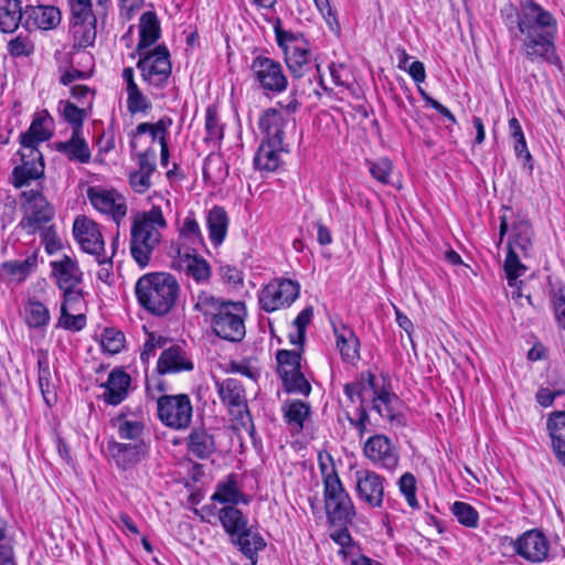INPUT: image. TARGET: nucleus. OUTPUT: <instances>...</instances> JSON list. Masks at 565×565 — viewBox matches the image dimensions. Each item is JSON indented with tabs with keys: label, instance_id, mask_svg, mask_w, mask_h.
<instances>
[{
	"label": "nucleus",
	"instance_id": "423d86ee",
	"mask_svg": "<svg viewBox=\"0 0 565 565\" xmlns=\"http://www.w3.org/2000/svg\"><path fill=\"white\" fill-rule=\"evenodd\" d=\"M326 511L332 523L345 524L355 515L354 504L333 465H320Z\"/></svg>",
	"mask_w": 565,
	"mask_h": 565
},
{
	"label": "nucleus",
	"instance_id": "5701e85b",
	"mask_svg": "<svg viewBox=\"0 0 565 565\" xmlns=\"http://www.w3.org/2000/svg\"><path fill=\"white\" fill-rule=\"evenodd\" d=\"M194 367L192 360L183 347L171 344L162 350L158 362L157 371L159 374H175L192 371Z\"/></svg>",
	"mask_w": 565,
	"mask_h": 565
},
{
	"label": "nucleus",
	"instance_id": "c756f323",
	"mask_svg": "<svg viewBox=\"0 0 565 565\" xmlns=\"http://www.w3.org/2000/svg\"><path fill=\"white\" fill-rule=\"evenodd\" d=\"M533 228L531 223L522 217L512 225L511 235L508 241V249L521 253L527 257L532 250Z\"/></svg>",
	"mask_w": 565,
	"mask_h": 565
},
{
	"label": "nucleus",
	"instance_id": "49530a36",
	"mask_svg": "<svg viewBox=\"0 0 565 565\" xmlns=\"http://www.w3.org/2000/svg\"><path fill=\"white\" fill-rule=\"evenodd\" d=\"M285 417L288 424L294 425L297 430H301L303 422L309 416L310 407L301 401H294L284 407Z\"/></svg>",
	"mask_w": 565,
	"mask_h": 565
},
{
	"label": "nucleus",
	"instance_id": "4c0bfd02",
	"mask_svg": "<svg viewBox=\"0 0 565 565\" xmlns=\"http://www.w3.org/2000/svg\"><path fill=\"white\" fill-rule=\"evenodd\" d=\"M232 542L236 544L239 551L250 559L252 565L257 563V553L265 548L266 543L262 535L257 532H253L246 529L241 534L235 536Z\"/></svg>",
	"mask_w": 565,
	"mask_h": 565
},
{
	"label": "nucleus",
	"instance_id": "6ab92c4d",
	"mask_svg": "<svg viewBox=\"0 0 565 565\" xmlns=\"http://www.w3.org/2000/svg\"><path fill=\"white\" fill-rule=\"evenodd\" d=\"M19 154L22 163L12 171V184L15 188L29 185L31 181L38 180L44 174L43 157L38 148H23Z\"/></svg>",
	"mask_w": 565,
	"mask_h": 565
},
{
	"label": "nucleus",
	"instance_id": "13d9d810",
	"mask_svg": "<svg viewBox=\"0 0 565 565\" xmlns=\"http://www.w3.org/2000/svg\"><path fill=\"white\" fill-rule=\"evenodd\" d=\"M551 301L558 326L565 329V285H558L553 288Z\"/></svg>",
	"mask_w": 565,
	"mask_h": 565
},
{
	"label": "nucleus",
	"instance_id": "9b49d317",
	"mask_svg": "<svg viewBox=\"0 0 565 565\" xmlns=\"http://www.w3.org/2000/svg\"><path fill=\"white\" fill-rule=\"evenodd\" d=\"M86 195L92 206L100 214L110 217L117 226L125 220L128 212L127 202L116 189L92 185L86 190Z\"/></svg>",
	"mask_w": 565,
	"mask_h": 565
},
{
	"label": "nucleus",
	"instance_id": "ddd939ff",
	"mask_svg": "<svg viewBox=\"0 0 565 565\" xmlns=\"http://www.w3.org/2000/svg\"><path fill=\"white\" fill-rule=\"evenodd\" d=\"M355 494L367 508L381 509L385 495V478L374 470L360 469L354 473Z\"/></svg>",
	"mask_w": 565,
	"mask_h": 565
},
{
	"label": "nucleus",
	"instance_id": "bb28decb",
	"mask_svg": "<svg viewBox=\"0 0 565 565\" xmlns=\"http://www.w3.org/2000/svg\"><path fill=\"white\" fill-rule=\"evenodd\" d=\"M52 276L60 289L78 287L83 280V271L77 262L64 255L61 259L51 263Z\"/></svg>",
	"mask_w": 565,
	"mask_h": 565
},
{
	"label": "nucleus",
	"instance_id": "79ce46f5",
	"mask_svg": "<svg viewBox=\"0 0 565 565\" xmlns=\"http://www.w3.org/2000/svg\"><path fill=\"white\" fill-rule=\"evenodd\" d=\"M120 439L131 440L132 443H143L141 436L145 430L142 422L119 416L113 422Z\"/></svg>",
	"mask_w": 565,
	"mask_h": 565
},
{
	"label": "nucleus",
	"instance_id": "8fccbe9b",
	"mask_svg": "<svg viewBox=\"0 0 565 565\" xmlns=\"http://www.w3.org/2000/svg\"><path fill=\"white\" fill-rule=\"evenodd\" d=\"M371 175L382 184H388L393 172V163L388 158H379L376 160H366Z\"/></svg>",
	"mask_w": 565,
	"mask_h": 565
},
{
	"label": "nucleus",
	"instance_id": "e2e57ef3",
	"mask_svg": "<svg viewBox=\"0 0 565 565\" xmlns=\"http://www.w3.org/2000/svg\"><path fill=\"white\" fill-rule=\"evenodd\" d=\"M167 343V338L150 333L140 353L141 361L145 364H147L150 361V359L156 354L157 349H166Z\"/></svg>",
	"mask_w": 565,
	"mask_h": 565
},
{
	"label": "nucleus",
	"instance_id": "4468645a",
	"mask_svg": "<svg viewBox=\"0 0 565 565\" xmlns=\"http://www.w3.org/2000/svg\"><path fill=\"white\" fill-rule=\"evenodd\" d=\"M250 70L255 81L266 93L280 94L286 90L288 79L281 65L267 56H257L253 60Z\"/></svg>",
	"mask_w": 565,
	"mask_h": 565
},
{
	"label": "nucleus",
	"instance_id": "473e14b6",
	"mask_svg": "<svg viewBox=\"0 0 565 565\" xmlns=\"http://www.w3.org/2000/svg\"><path fill=\"white\" fill-rule=\"evenodd\" d=\"M56 150L63 153L70 161L82 164L88 163L92 158L88 143L77 131H72V136L68 140L57 143Z\"/></svg>",
	"mask_w": 565,
	"mask_h": 565
},
{
	"label": "nucleus",
	"instance_id": "393cba45",
	"mask_svg": "<svg viewBox=\"0 0 565 565\" xmlns=\"http://www.w3.org/2000/svg\"><path fill=\"white\" fill-rule=\"evenodd\" d=\"M157 151L148 148L138 154V170L129 174V184L136 193H145L151 186V175L156 170Z\"/></svg>",
	"mask_w": 565,
	"mask_h": 565
},
{
	"label": "nucleus",
	"instance_id": "e433bc0d",
	"mask_svg": "<svg viewBox=\"0 0 565 565\" xmlns=\"http://www.w3.org/2000/svg\"><path fill=\"white\" fill-rule=\"evenodd\" d=\"M24 19L23 0H0V31L11 33Z\"/></svg>",
	"mask_w": 565,
	"mask_h": 565
},
{
	"label": "nucleus",
	"instance_id": "0eeeda50",
	"mask_svg": "<svg viewBox=\"0 0 565 565\" xmlns=\"http://www.w3.org/2000/svg\"><path fill=\"white\" fill-rule=\"evenodd\" d=\"M276 40L282 49L286 65L294 77L300 79L310 74L312 68L319 72V64L311 61L309 44L301 36L275 28Z\"/></svg>",
	"mask_w": 565,
	"mask_h": 565
},
{
	"label": "nucleus",
	"instance_id": "864d4df0",
	"mask_svg": "<svg viewBox=\"0 0 565 565\" xmlns=\"http://www.w3.org/2000/svg\"><path fill=\"white\" fill-rule=\"evenodd\" d=\"M180 234L182 237L188 239L192 245L202 244L203 235L200 228L199 223L196 222L193 214H189L182 223L180 228Z\"/></svg>",
	"mask_w": 565,
	"mask_h": 565
},
{
	"label": "nucleus",
	"instance_id": "3c124183",
	"mask_svg": "<svg viewBox=\"0 0 565 565\" xmlns=\"http://www.w3.org/2000/svg\"><path fill=\"white\" fill-rule=\"evenodd\" d=\"M58 326L73 331H79L86 326V317L81 311H73L71 309L61 308V317Z\"/></svg>",
	"mask_w": 565,
	"mask_h": 565
},
{
	"label": "nucleus",
	"instance_id": "20e7f679",
	"mask_svg": "<svg viewBox=\"0 0 565 565\" xmlns=\"http://www.w3.org/2000/svg\"><path fill=\"white\" fill-rule=\"evenodd\" d=\"M344 394L352 403L355 401L362 404L371 402L372 408L391 423L399 425L403 423L401 399L393 393L379 390L372 373L362 374L358 381L345 384Z\"/></svg>",
	"mask_w": 565,
	"mask_h": 565
},
{
	"label": "nucleus",
	"instance_id": "09e8293b",
	"mask_svg": "<svg viewBox=\"0 0 565 565\" xmlns=\"http://www.w3.org/2000/svg\"><path fill=\"white\" fill-rule=\"evenodd\" d=\"M522 256L521 253L508 249L504 260V271L510 286H515L518 278L526 271V267L520 260Z\"/></svg>",
	"mask_w": 565,
	"mask_h": 565
},
{
	"label": "nucleus",
	"instance_id": "0e129e2a",
	"mask_svg": "<svg viewBox=\"0 0 565 565\" xmlns=\"http://www.w3.org/2000/svg\"><path fill=\"white\" fill-rule=\"evenodd\" d=\"M63 291V302L61 308L71 309L75 312L81 311L84 306L83 290L78 287L61 289Z\"/></svg>",
	"mask_w": 565,
	"mask_h": 565
},
{
	"label": "nucleus",
	"instance_id": "c9c22d12",
	"mask_svg": "<svg viewBox=\"0 0 565 565\" xmlns=\"http://www.w3.org/2000/svg\"><path fill=\"white\" fill-rule=\"evenodd\" d=\"M181 270L188 278L193 279L198 285L207 284L211 278V267L201 256L185 254L179 263Z\"/></svg>",
	"mask_w": 565,
	"mask_h": 565
},
{
	"label": "nucleus",
	"instance_id": "ea45409f",
	"mask_svg": "<svg viewBox=\"0 0 565 565\" xmlns=\"http://www.w3.org/2000/svg\"><path fill=\"white\" fill-rule=\"evenodd\" d=\"M211 499L224 504L230 503L231 505L241 502L245 504L248 503V499L238 489L235 477L233 475L228 476L225 481L217 483L215 492Z\"/></svg>",
	"mask_w": 565,
	"mask_h": 565
},
{
	"label": "nucleus",
	"instance_id": "cd10ccee",
	"mask_svg": "<svg viewBox=\"0 0 565 565\" xmlns=\"http://www.w3.org/2000/svg\"><path fill=\"white\" fill-rule=\"evenodd\" d=\"M335 344L344 362L353 363L360 358V340L355 332L342 322H332Z\"/></svg>",
	"mask_w": 565,
	"mask_h": 565
},
{
	"label": "nucleus",
	"instance_id": "2eb2a0df",
	"mask_svg": "<svg viewBox=\"0 0 565 565\" xmlns=\"http://www.w3.org/2000/svg\"><path fill=\"white\" fill-rule=\"evenodd\" d=\"M217 394L230 414L245 424L250 420L246 391L239 380L228 377L216 382Z\"/></svg>",
	"mask_w": 565,
	"mask_h": 565
},
{
	"label": "nucleus",
	"instance_id": "69168bd1",
	"mask_svg": "<svg viewBox=\"0 0 565 565\" xmlns=\"http://www.w3.org/2000/svg\"><path fill=\"white\" fill-rule=\"evenodd\" d=\"M8 51L12 56H29L34 51V44L28 36L18 35L8 43Z\"/></svg>",
	"mask_w": 565,
	"mask_h": 565
},
{
	"label": "nucleus",
	"instance_id": "052dcab7",
	"mask_svg": "<svg viewBox=\"0 0 565 565\" xmlns=\"http://www.w3.org/2000/svg\"><path fill=\"white\" fill-rule=\"evenodd\" d=\"M282 383L288 393L307 396L311 392V385L300 370L294 376L284 379Z\"/></svg>",
	"mask_w": 565,
	"mask_h": 565
},
{
	"label": "nucleus",
	"instance_id": "39448f33",
	"mask_svg": "<svg viewBox=\"0 0 565 565\" xmlns=\"http://www.w3.org/2000/svg\"><path fill=\"white\" fill-rule=\"evenodd\" d=\"M20 211L22 217L17 225L19 233L29 237L53 224L54 206L39 190H28L20 194Z\"/></svg>",
	"mask_w": 565,
	"mask_h": 565
},
{
	"label": "nucleus",
	"instance_id": "2f4dec72",
	"mask_svg": "<svg viewBox=\"0 0 565 565\" xmlns=\"http://www.w3.org/2000/svg\"><path fill=\"white\" fill-rule=\"evenodd\" d=\"M139 41L136 53L140 54L152 46L160 38V21L153 11L143 12L139 19Z\"/></svg>",
	"mask_w": 565,
	"mask_h": 565
},
{
	"label": "nucleus",
	"instance_id": "f3484780",
	"mask_svg": "<svg viewBox=\"0 0 565 565\" xmlns=\"http://www.w3.org/2000/svg\"><path fill=\"white\" fill-rule=\"evenodd\" d=\"M73 234L85 253L95 255L99 265L106 263L104 258H100L105 243L99 225L95 221L85 215L77 216L73 224Z\"/></svg>",
	"mask_w": 565,
	"mask_h": 565
},
{
	"label": "nucleus",
	"instance_id": "412c9836",
	"mask_svg": "<svg viewBox=\"0 0 565 565\" xmlns=\"http://www.w3.org/2000/svg\"><path fill=\"white\" fill-rule=\"evenodd\" d=\"M107 450L117 467L124 470L132 468L147 456L145 443H119L110 439L107 443Z\"/></svg>",
	"mask_w": 565,
	"mask_h": 565
},
{
	"label": "nucleus",
	"instance_id": "9d476101",
	"mask_svg": "<svg viewBox=\"0 0 565 565\" xmlns=\"http://www.w3.org/2000/svg\"><path fill=\"white\" fill-rule=\"evenodd\" d=\"M158 416L168 427L184 429L189 427L193 407L186 394L163 395L157 401Z\"/></svg>",
	"mask_w": 565,
	"mask_h": 565
},
{
	"label": "nucleus",
	"instance_id": "7c9ffc66",
	"mask_svg": "<svg viewBox=\"0 0 565 565\" xmlns=\"http://www.w3.org/2000/svg\"><path fill=\"white\" fill-rule=\"evenodd\" d=\"M129 386L130 376L126 372L121 370L111 371L104 385V401L109 405L120 404L127 397Z\"/></svg>",
	"mask_w": 565,
	"mask_h": 565
},
{
	"label": "nucleus",
	"instance_id": "f03ea898",
	"mask_svg": "<svg viewBox=\"0 0 565 565\" xmlns=\"http://www.w3.org/2000/svg\"><path fill=\"white\" fill-rule=\"evenodd\" d=\"M168 222L160 205L150 210L136 212L131 216L129 231V253L139 268H147L154 250L160 246Z\"/></svg>",
	"mask_w": 565,
	"mask_h": 565
},
{
	"label": "nucleus",
	"instance_id": "6e6552de",
	"mask_svg": "<svg viewBox=\"0 0 565 565\" xmlns=\"http://www.w3.org/2000/svg\"><path fill=\"white\" fill-rule=\"evenodd\" d=\"M247 310L243 301H226L210 319L213 332L230 342H239L246 334Z\"/></svg>",
	"mask_w": 565,
	"mask_h": 565
},
{
	"label": "nucleus",
	"instance_id": "5fc2aeb1",
	"mask_svg": "<svg viewBox=\"0 0 565 565\" xmlns=\"http://www.w3.org/2000/svg\"><path fill=\"white\" fill-rule=\"evenodd\" d=\"M70 20L95 19L92 0H67Z\"/></svg>",
	"mask_w": 565,
	"mask_h": 565
},
{
	"label": "nucleus",
	"instance_id": "c85d7f7f",
	"mask_svg": "<svg viewBox=\"0 0 565 565\" xmlns=\"http://www.w3.org/2000/svg\"><path fill=\"white\" fill-rule=\"evenodd\" d=\"M285 151L284 141L264 139L255 154L254 166L260 171L274 172L279 168Z\"/></svg>",
	"mask_w": 565,
	"mask_h": 565
},
{
	"label": "nucleus",
	"instance_id": "1a4fd4ad",
	"mask_svg": "<svg viewBox=\"0 0 565 565\" xmlns=\"http://www.w3.org/2000/svg\"><path fill=\"white\" fill-rule=\"evenodd\" d=\"M137 62L145 82L153 86L164 85L172 71L170 53L164 45H158L152 50L142 51Z\"/></svg>",
	"mask_w": 565,
	"mask_h": 565
},
{
	"label": "nucleus",
	"instance_id": "a211bd4d",
	"mask_svg": "<svg viewBox=\"0 0 565 565\" xmlns=\"http://www.w3.org/2000/svg\"><path fill=\"white\" fill-rule=\"evenodd\" d=\"M514 552L530 563H542L547 559L550 543L539 530H529L515 540H511Z\"/></svg>",
	"mask_w": 565,
	"mask_h": 565
},
{
	"label": "nucleus",
	"instance_id": "680f3d73",
	"mask_svg": "<svg viewBox=\"0 0 565 565\" xmlns=\"http://www.w3.org/2000/svg\"><path fill=\"white\" fill-rule=\"evenodd\" d=\"M41 243L44 245L45 252L53 255L62 249V242L57 235L56 227L53 224L38 232Z\"/></svg>",
	"mask_w": 565,
	"mask_h": 565
},
{
	"label": "nucleus",
	"instance_id": "58836bf2",
	"mask_svg": "<svg viewBox=\"0 0 565 565\" xmlns=\"http://www.w3.org/2000/svg\"><path fill=\"white\" fill-rule=\"evenodd\" d=\"M186 445L189 452L199 459H206L215 451L214 438L204 429H193Z\"/></svg>",
	"mask_w": 565,
	"mask_h": 565
},
{
	"label": "nucleus",
	"instance_id": "4d7b16f0",
	"mask_svg": "<svg viewBox=\"0 0 565 565\" xmlns=\"http://www.w3.org/2000/svg\"><path fill=\"white\" fill-rule=\"evenodd\" d=\"M397 484H398L399 492L404 495L408 505L411 508H417L418 501L416 498V479H415V477L411 472H405L398 479Z\"/></svg>",
	"mask_w": 565,
	"mask_h": 565
},
{
	"label": "nucleus",
	"instance_id": "b1692460",
	"mask_svg": "<svg viewBox=\"0 0 565 565\" xmlns=\"http://www.w3.org/2000/svg\"><path fill=\"white\" fill-rule=\"evenodd\" d=\"M24 26L26 29L51 30L61 22V11L54 6H25Z\"/></svg>",
	"mask_w": 565,
	"mask_h": 565
},
{
	"label": "nucleus",
	"instance_id": "a878e982",
	"mask_svg": "<svg viewBox=\"0 0 565 565\" xmlns=\"http://www.w3.org/2000/svg\"><path fill=\"white\" fill-rule=\"evenodd\" d=\"M54 122L46 109L39 111L29 130L21 135V145L24 149L38 148L40 142L53 136Z\"/></svg>",
	"mask_w": 565,
	"mask_h": 565
},
{
	"label": "nucleus",
	"instance_id": "774afa93",
	"mask_svg": "<svg viewBox=\"0 0 565 565\" xmlns=\"http://www.w3.org/2000/svg\"><path fill=\"white\" fill-rule=\"evenodd\" d=\"M330 74H331L333 82L337 85H339V86L347 85L348 90H350L352 94H355V92L359 90V87H356L354 85H352V86L349 85V72L344 66H342V65L335 66L332 64L330 66Z\"/></svg>",
	"mask_w": 565,
	"mask_h": 565
},
{
	"label": "nucleus",
	"instance_id": "f257e3e1",
	"mask_svg": "<svg viewBox=\"0 0 565 565\" xmlns=\"http://www.w3.org/2000/svg\"><path fill=\"white\" fill-rule=\"evenodd\" d=\"M501 14L513 38L522 41V51L531 62L557 65L555 38L557 22L553 14L534 1L521 2L520 9L507 4Z\"/></svg>",
	"mask_w": 565,
	"mask_h": 565
},
{
	"label": "nucleus",
	"instance_id": "a18cd8bd",
	"mask_svg": "<svg viewBox=\"0 0 565 565\" xmlns=\"http://www.w3.org/2000/svg\"><path fill=\"white\" fill-rule=\"evenodd\" d=\"M227 175V167L220 154H210L203 164V177L213 183L223 181Z\"/></svg>",
	"mask_w": 565,
	"mask_h": 565
},
{
	"label": "nucleus",
	"instance_id": "f704fd0d",
	"mask_svg": "<svg viewBox=\"0 0 565 565\" xmlns=\"http://www.w3.org/2000/svg\"><path fill=\"white\" fill-rule=\"evenodd\" d=\"M230 218L226 211L221 206H213L206 214V226L211 243L220 246L227 234Z\"/></svg>",
	"mask_w": 565,
	"mask_h": 565
},
{
	"label": "nucleus",
	"instance_id": "dca6fc26",
	"mask_svg": "<svg viewBox=\"0 0 565 565\" xmlns=\"http://www.w3.org/2000/svg\"><path fill=\"white\" fill-rule=\"evenodd\" d=\"M363 454L374 466L387 471H394L399 462L397 447L382 434H376L364 443Z\"/></svg>",
	"mask_w": 565,
	"mask_h": 565
},
{
	"label": "nucleus",
	"instance_id": "a19ab883",
	"mask_svg": "<svg viewBox=\"0 0 565 565\" xmlns=\"http://www.w3.org/2000/svg\"><path fill=\"white\" fill-rule=\"evenodd\" d=\"M218 518L232 540L247 529V519L233 505L221 509Z\"/></svg>",
	"mask_w": 565,
	"mask_h": 565
},
{
	"label": "nucleus",
	"instance_id": "de8ad7c7",
	"mask_svg": "<svg viewBox=\"0 0 565 565\" xmlns=\"http://www.w3.org/2000/svg\"><path fill=\"white\" fill-rule=\"evenodd\" d=\"M38 265V254L33 253L23 260H11L3 264L6 273L18 280L24 279Z\"/></svg>",
	"mask_w": 565,
	"mask_h": 565
},
{
	"label": "nucleus",
	"instance_id": "603ef678",
	"mask_svg": "<svg viewBox=\"0 0 565 565\" xmlns=\"http://www.w3.org/2000/svg\"><path fill=\"white\" fill-rule=\"evenodd\" d=\"M206 139L217 142L223 138V125L220 121L216 108H207L205 115Z\"/></svg>",
	"mask_w": 565,
	"mask_h": 565
},
{
	"label": "nucleus",
	"instance_id": "4be33fe9",
	"mask_svg": "<svg viewBox=\"0 0 565 565\" xmlns=\"http://www.w3.org/2000/svg\"><path fill=\"white\" fill-rule=\"evenodd\" d=\"M172 124L171 119H160L156 124L141 122L137 126L134 132L130 146L132 149H137L143 135H149L150 142L158 141L160 145V154L162 166H167L169 150L166 139L168 127Z\"/></svg>",
	"mask_w": 565,
	"mask_h": 565
},
{
	"label": "nucleus",
	"instance_id": "7ed1b4c3",
	"mask_svg": "<svg viewBox=\"0 0 565 565\" xmlns=\"http://www.w3.org/2000/svg\"><path fill=\"white\" fill-rule=\"evenodd\" d=\"M135 291L143 309L156 316H164L175 305L179 284L170 274H146L138 279Z\"/></svg>",
	"mask_w": 565,
	"mask_h": 565
},
{
	"label": "nucleus",
	"instance_id": "338daca9",
	"mask_svg": "<svg viewBox=\"0 0 565 565\" xmlns=\"http://www.w3.org/2000/svg\"><path fill=\"white\" fill-rule=\"evenodd\" d=\"M0 565H15L13 562V548L7 539L4 526L0 527Z\"/></svg>",
	"mask_w": 565,
	"mask_h": 565
},
{
	"label": "nucleus",
	"instance_id": "aec40b11",
	"mask_svg": "<svg viewBox=\"0 0 565 565\" xmlns=\"http://www.w3.org/2000/svg\"><path fill=\"white\" fill-rule=\"evenodd\" d=\"M288 128H295L290 108H268L259 118V129L265 134V139L284 141Z\"/></svg>",
	"mask_w": 565,
	"mask_h": 565
},
{
	"label": "nucleus",
	"instance_id": "72a5a7b5",
	"mask_svg": "<svg viewBox=\"0 0 565 565\" xmlns=\"http://www.w3.org/2000/svg\"><path fill=\"white\" fill-rule=\"evenodd\" d=\"M97 19L70 20V33L74 49L93 46L97 35Z\"/></svg>",
	"mask_w": 565,
	"mask_h": 565
},
{
	"label": "nucleus",
	"instance_id": "37998d69",
	"mask_svg": "<svg viewBox=\"0 0 565 565\" xmlns=\"http://www.w3.org/2000/svg\"><path fill=\"white\" fill-rule=\"evenodd\" d=\"M24 319L30 328H42L49 324V309L40 301L30 300L24 307Z\"/></svg>",
	"mask_w": 565,
	"mask_h": 565
},
{
	"label": "nucleus",
	"instance_id": "f8f14e48",
	"mask_svg": "<svg viewBox=\"0 0 565 565\" xmlns=\"http://www.w3.org/2000/svg\"><path fill=\"white\" fill-rule=\"evenodd\" d=\"M300 294V285L291 279H274L259 292L258 300L262 309L273 312L291 306Z\"/></svg>",
	"mask_w": 565,
	"mask_h": 565
},
{
	"label": "nucleus",
	"instance_id": "c03bdc74",
	"mask_svg": "<svg viewBox=\"0 0 565 565\" xmlns=\"http://www.w3.org/2000/svg\"><path fill=\"white\" fill-rule=\"evenodd\" d=\"M194 302V309L201 312L206 318L211 319L223 305L225 300L214 297L212 294L200 290L196 295H192Z\"/></svg>",
	"mask_w": 565,
	"mask_h": 565
},
{
	"label": "nucleus",
	"instance_id": "6e6d98bb",
	"mask_svg": "<svg viewBox=\"0 0 565 565\" xmlns=\"http://www.w3.org/2000/svg\"><path fill=\"white\" fill-rule=\"evenodd\" d=\"M100 343L105 352L116 354L124 348L125 335L119 331L107 329L102 334Z\"/></svg>",
	"mask_w": 565,
	"mask_h": 565
},
{
	"label": "nucleus",
	"instance_id": "bf43d9fd",
	"mask_svg": "<svg viewBox=\"0 0 565 565\" xmlns=\"http://www.w3.org/2000/svg\"><path fill=\"white\" fill-rule=\"evenodd\" d=\"M547 429L552 444L565 439V411L554 412L550 415Z\"/></svg>",
	"mask_w": 565,
	"mask_h": 565
}]
</instances>
